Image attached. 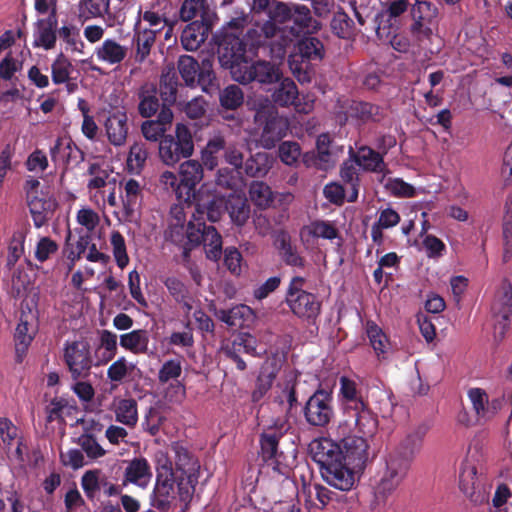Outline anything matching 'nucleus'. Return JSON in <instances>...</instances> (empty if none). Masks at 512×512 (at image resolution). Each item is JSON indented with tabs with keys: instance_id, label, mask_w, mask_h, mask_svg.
Instances as JSON below:
<instances>
[{
	"instance_id": "nucleus-1",
	"label": "nucleus",
	"mask_w": 512,
	"mask_h": 512,
	"mask_svg": "<svg viewBox=\"0 0 512 512\" xmlns=\"http://www.w3.org/2000/svg\"><path fill=\"white\" fill-rule=\"evenodd\" d=\"M192 89V56L181 55L177 64H165L159 77V91L162 107L156 120H146L142 123L141 131L149 141H158L159 155L167 165H174L182 158L192 155V133L182 123L176 125L175 137L164 135L167 126L173 120L171 107L175 104L184 107L188 118L192 119V101L189 91Z\"/></svg>"
},
{
	"instance_id": "nucleus-2",
	"label": "nucleus",
	"mask_w": 512,
	"mask_h": 512,
	"mask_svg": "<svg viewBox=\"0 0 512 512\" xmlns=\"http://www.w3.org/2000/svg\"><path fill=\"white\" fill-rule=\"evenodd\" d=\"M367 435H350L339 443L328 438L314 439L308 446L311 459L319 465L323 480L330 486L349 491L356 474L363 471L368 460Z\"/></svg>"
},
{
	"instance_id": "nucleus-3",
	"label": "nucleus",
	"mask_w": 512,
	"mask_h": 512,
	"mask_svg": "<svg viewBox=\"0 0 512 512\" xmlns=\"http://www.w3.org/2000/svg\"><path fill=\"white\" fill-rule=\"evenodd\" d=\"M202 178V164L194 160V188L196 182ZM194 210L197 214H206L212 223L220 220L223 210L227 211L231 221L237 226H243L250 217V205L245 197L230 195L224 198L209 184H203L198 191L194 189Z\"/></svg>"
},
{
	"instance_id": "nucleus-4",
	"label": "nucleus",
	"mask_w": 512,
	"mask_h": 512,
	"mask_svg": "<svg viewBox=\"0 0 512 512\" xmlns=\"http://www.w3.org/2000/svg\"><path fill=\"white\" fill-rule=\"evenodd\" d=\"M429 429L430 427L426 423L414 426L388 455L386 471L377 486L379 495L385 497L400 485L406 477L416 454L420 452Z\"/></svg>"
},
{
	"instance_id": "nucleus-5",
	"label": "nucleus",
	"mask_w": 512,
	"mask_h": 512,
	"mask_svg": "<svg viewBox=\"0 0 512 512\" xmlns=\"http://www.w3.org/2000/svg\"><path fill=\"white\" fill-rule=\"evenodd\" d=\"M339 383L338 397L346 425L353 426L360 434L373 436L378 430V417L371 410L358 384L346 376H342Z\"/></svg>"
},
{
	"instance_id": "nucleus-6",
	"label": "nucleus",
	"mask_w": 512,
	"mask_h": 512,
	"mask_svg": "<svg viewBox=\"0 0 512 512\" xmlns=\"http://www.w3.org/2000/svg\"><path fill=\"white\" fill-rule=\"evenodd\" d=\"M200 63L194 59V79L197 85L209 96L218 94L220 104L227 110H236L244 102L242 89L235 85H229L220 91V85L213 70L214 55L199 56Z\"/></svg>"
},
{
	"instance_id": "nucleus-7",
	"label": "nucleus",
	"mask_w": 512,
	"mask_h": 512,
	"mask_svg": "<svg viewBox=\"0 0 512 512\" xmlns=\"http://www.w3.org/2000/svg\"><path fill=\"white\" fill-rule=\"evenodd\" d=\"M160 181L175 192L179 202L170 209L169 224H187L185 208L192 207V159L181 163L178 175L170 171L163 172Z\"/></svg>"
},
{
	"instance_id": "nucleus-8",
	"label": "nucleus",
	"mask_w": 512,
	"mask_h": 512,
	"mask_svg": "<svg viewBox=\"0 0 512 512\" xmlns=\"http://www.w3.org/2000/svg\"><path fill=\"white\" fill-rule=\"evenodd\" d=\"M264 11H267L268 17L282 29H288L296 37L310 28L317 29L318 26L306 5L269 0V6Z\"/></svg>"
},
{
	"instance_id": "nucleus-9",
	"label": "nucleus",
	"mask_w": 512,
	"mask_h": 512,
	"mask_svg": "<svg viewBox=\"0 0 512 512\" xmlns=\"http://www.w3.org/2000/svg\"><path fill=\"white\" fill-rule=\"evenodd\" d=\"M325 55L323 42L314 36H303L297 41L289 55L290 70L301 83H309L314 75L313 64L320 62Z\"/></svg>"
},
{
	"instance_id": "nucleus-10",
	"label": "nucleus",
	"mask_w": 512,
	"mask_h": 512,
	"mask_svg": "<svg viewBox=\"0 0 512 512\" xmlns=\"http://www.w3.org/2000/svg\"><path fill=\"white\" fill-rule=\"evenodd\" d=\"M306 279L293 276L285 293V303L298 318L315 322L321 313L322 303L314 293L304 290Z\"/></svg>"
},
{
	"instance_id": "nucleus-11",
	"label": "nucleus",
	"mask_w": 512,
	"mask_h": 512,
	"mask_svg": "<svg viewBox=\"0 0 512 512\" xmlns=\"http://www.w3.org/2000/svg\"><path fill=\"white\" fill-rule=\"evenodd\" d=\"M255 123L262 127L259 142L265 149H272L287 134L288 121L278 114L274 106L259 108L254 116Z\"/></svg>"
},
{
	"instance_id": "nucleus-12",
	"label": "nucleus",
	"mask_w": 512,
	"mask_h": 512,
	"mask_svg": "<svg viewBox=\"0 0 512 512\" xmlns=\"http://www.w3.org/2000/svg\"><path fill=\"white\" fill-rule=\"evenodd\" d=\"M218 59L222 67L229 69L232 77L237 69L243 70L248 63L247 44L242 37L235 33L223 32L216 41Z\"/></svg>"
},
{
	"instance_id": "nucleus-13",
	"label": "nucleus",
	"mask_w": 512,
	"mask_h": 512,
	"mask_svg": "<svg viewBox=\"0 0 512 512\" xmlns=\"http://www.w3.org/2000/svg\"><path fill=\"white\" fill-rule=\"evenodd\" d=\"M302 412L308 425L326 427L335 416L332 392L319 387L307 399Z\"/></svg>"
},
{
	"instance_id": "nucleus-14",
	"label": "nucleus",
	"mask_w": 512,
	"mask_h": 512,
	"mask_svg": "<svg viewBox=\"0 0 512 512\" xmlns=\"http://www.w3.org/2000/svg\"><path fill=\"white\" fill-rule=\"evenodd\" d=\"M63 360L73 380L87 379L95 365L90 345L86 341H67L64 344Z\"/></svg>"
},
{
	"instance_id": "nucleus-15",
	"label": "nucleus",
	"mask_w": 512,
	"mask_h": 512,
	"mask_svg": "<svg viewBox=\"0 0 512 512\" xmlns=\"http://www.w3.org/2000/svg\"><path fill=\"white\" fill-rule=\"evenodd\" d=\"M156 485L152 495V506L160 511H167L170 508L173 485L176 483L173 476L172 463L165 455L157 458L156 464Z\"/></svg>"
},
{
	"instance_id": "nucleus-16",
	"label": "nucleus",
	"mask_w": 512,
	"mask_h": 512,
	"mask_svg": "<svg viewBox=\"0 0 512 512\" xmlns=\"http://www.w3.org/2000/svg\"><path fill=\"white\" fill-rule=\"evenodd\" d=\"M492 314L494 318V338L496 341H502L510 326V317L512 315V283L504 279L499 290L495 295L492 304Z\"/></svg>"
},
{
	"instance_id": "nucleus-17",
	"label": "nucleus",
	"mask_w": 512,
	"mask_h": 512,
	"mask_svg": "<svg viewBox=\"0 0 512 512\" xmlns=\"http://www.w3.org/2000/svg\"><path fill=\"white\" fill-rule=\"evenodd\" d=\"M235 74L234 80L242 84L257 82L262 85H270L279 82L282 78L279 65L267 60L255 62L249 60L243 70L237 69Z\"/></svg>"
},
{
	"instance_id": "nucleus-18",
	"label": "nucleus",
	"mask_w": 512,
	"mask_h": 512,
	"mask_svg": "<svg viewBox=\"0 0 512 512\" xmlns=\"http://www.w3.org/2000/svg\"><path fill=\"white\" fill-rule=\"evenodd\" d=\"M459 488L474 505L487 504L489 493L477 476L475 463L466 458L459 470Z\"/></svg>"
},
{
	"instance_id": "nucleus-19",
	"label": "nucleus",
	"mask_w": 512,
	"mask_h": 512,
	"mask_svg": "<svg viewBox=\"0 0 512 512\" xmlns=\"http://www.w3.org/2000/svg\"><path fill=\"white\" fill-rule=\"evenodd\" d=\"M175 452V469L173 476L178 488V496L181 500L188 501L192 498V456L188 448L177 442L173 445Z\"/></svg>"
},
{
	"instance_id": "nucleus-20",
	"label": "nucleus",
	"mask_w": 512,
	"mask_h": 512,
	"mask_svg": "<svg viewBox=\"0 0 512 512\" xmlns=\"http://www.w3.org/2000/svg\"><path fill=\"white\" fill-rule=\"evenodd\" d=\"M205 214L194 213V247L202 244L207 259L217 262L222 255V236L213 225L202 222Z\"/></svg>"
},
{
	"instance_id": "nucleus-21",
	"label": "nucleus",
	"mask_w": 512,
	"mask_h": 512,
	"mask_svg": "<svg viewBox=\"0 0 512 512\" xmlns=\"http://www.w3.org/2000/svg\"><path fill=\"white\" fill-rule=\"evenodd\" d=\"M437 14V7L428 0H416L411 3L410 15L413 20L410 26L411 34L420 41L428 39L432 35L430 24Z\"/></svg>"
},
{
	"instance_id": "nucleus-22",
	"label": "nucleus",
	"mask_w": 512,
	"mask_h": 512,
	"mask_svg": "<svg viewBox=\"0 0 512 512\" xmlns=\"http://www.w3.org/2000/svg\"><path fill=\"white\" fill-rule=\"evenodd\" d=\"M194 42L197 49L212 34L215 22L218 20L215 8L206 0H194Z\"/></svg>"
},
{
	"instance_id": "nucleus-23",
	"label": "nucleus",
	"mask_w": 512,
	"mask_h": 512,
	"mask_svg": "<svg viewBox=\"0 0 512 512\" xmlns=\"http://www.w3.org/2000/svg\"><path fill=\"white\" fill-rule=\"evenodd\" d=\"M259 442L263 461L270 466L274 472L288 476L291 472V457L279 451V443L275 442L274 437L267 436L263 438L260 436Z\"/></svg>"
},
{
	"instance_id": "nucleus-24",
	"label": "nucleus",
	"mask_w": 512,
	"mask_h": 512,
	"mask_svg": "<svg viewBox=\"0 0 512 512\" xmlns=\"http://www.w3.org/2000/svg\"><path fill=\"white\" fill-rule=\"evenodd\" d=\"M104 128L111 145L115 147L123 146L126 143L130 129L125 108H115L109 111L104 121Z\"/></svg>"
},
{
	"instance_id": "nucleus-25",
	"label": "nucleus",
	"mask_w": 512,
	"mask_h": 512,
	"mask_svg": "<svg viewBox=\"0 0 512 512\" xmlns=\"http://www.w3.org/2000/svg\"><path fill=\"white\" fill-rule=\"evenodd\" d=\"M57 9L54 6L48 17L38 19L34 24L33 46L51 50L57 41Z\"/></svg>"
},
{
	"instance_id": "nucleus-26",
	"label": "nucleus",
	"mask_w": 512,
	"mask_h": 512,
	"mask_svg": "<svg viewBox=\"0 0 512 512\" xmlns=\"http://www.w3.org/2000/svg\"><path fill=\"white\" fill-rule=\"evenodd\" d=\"M50 157L55 164H62L64 166V174L69 165L76 166L83 162L85 153L71 138L58 137L50 148Z\"/></svg>"
},
{
	"instance_id": "nucleus-27",
	"label": "nucleus",
	"mask_w": 512,
	"mask_h": 512,
	"mask_svg": "<svg viewBox=\"0 0 512 512\" xmlns=\"http://www.w3.org/2000/svg\"><path fill=\"white\" fill-rule=\"evenodd\" d=\"M274 246L282 262L289 267L305 269L307 261L299 251L298 246L292 242L291 235L285 230L277 231Z\"/></svg>"
},
{
	"instance_id": "nucleus-28",
	"label": "nucleus",
	"mask_w": 512,
	"mask_h": 512,
	"mask_svg": "<svg viewBox=\"0 0 512 512\" xmlns=\"http://www.w3.org/2000/svg\"><path fill=\"white\" fill-rule=\"evenodd\" d=\"M29 212L36 228H42L48 225L53 219L59 203L53 195L41 194V196L33 197L27 202Z\"/></svg>"
},
{
	"instance_id": "nucleus-29",
	"label": "nucleus",
	"mask_w": 512,
	"mask_h": 512,
	"mask_svg": "<svg viewBox=\"0 0 512 512\" xmlns=\"http://www.w3.org/2000/svg\"><path fill=\"white\" fill-rule=\"evenodd\" d=\"M279 371L280 365L275 358L269 359L262 364L251 392V401L253 403L260 402L271 390Z\"/></svg>"
},
{
	"instance_id": "nucleus-30",
	"label": "nucleus",
	"mask_w": 512,
	"mask_h": 512,
	"mask_svg": "<svg viewBox=\"0 0 512 512\" xmlns=\"http://www.w3.org/2000/svg\"><path fill=\"white\" fill-rule=\"evenodd\" d=\"M297 375L290 373L278 387L281 392L274 396L272 404L278 406V417L288 418L291 411L298 405L297 397Z\"/></svg>"
},
{
	"instance_id": "nucleus-31",
	"label": "nucleus",
	"mask_w": 512,
	"mask_h": 512,
	"mask_svg": "<svg viewBox=\"0 0 512 512\" xmlns=\"http://www.w3.org/2000/svg\"><path fill=\"white\" fill-rule=\"evenodd\" d=\"M165 239L182 249L183 261L188 264L192 251V219L187 224H169Z\"/></svg>"
},
{
	"instance_id": "nucleus-32",
	"label": "nucleus",
	"mask_w": 512,
	"mask_h": 512,
	"mask_svg": "<svg viewBox=\"0 0 512 512\" xmlns=\"http://www.w3.org/2000/svg\"><path fill=\"white\" fill-rule=\"evenodd\" d=\"M138 113L143 118H151L160 113L162 103L160 104V91L154 84H145L138 90Z\"/></svg>"
},
{
	"instance_id": "nucleus-33",
	"label": "nucleus",
	"mask_w": 512,
	"mask_h": 512,
	"mask_svg": "<svg viewBox=\"0 0 512 512\" xmlns=\"http://www.w3.org/2000/svg\"><path fill=\"white\" fill-rule=\"evenodd\" d=\"M111 0H80L78 3V17L82 23L96 18H112L110 8Z\"/></svg>"
},
{
	"instance_id": "nucleus-34",
	"label": "nucleus",
	"mask_w": 512,
	"mask_h": 512,
	"mask_svg": "<svg viewBox=\"0 0 512 512\" xmlns=\"http://www.w3.org/2000/svg\"><path fill=\"white\" fill-rule=\"evenodd\" d=\"M107 485L108 478L99 469L87 470L81 477V487L92 503L99 501L101 489Z\"/></svg>"
},
{
	"instance_id": "nucleus-35",
	"label": "nucleus",
	"mask_w": 512,
	"mask_h": 512,
	"mask_svg": "<svg viewBox=\"0 0 512 512\" xmlns=\"http://www.w3.org/2000/svg\"><path fill=\"white\" fill-rule=\"evenodd\" d=\"M350 158L368 172H382L385 167L383 156L368 146L360 147L357 153L351 149Z\"/></svg>"
},
{
	"instance_id": "nucleus-36",
	"label": "nucleus",
	"mask_w": 512,
	"mask_h": 512,
	"mask_svg": "<svg viewBox=\"0 0 512 512\" xmlns=\"http://www.w3.org/2000/svg\"><path fill=\"white\" fill-rule=\"evenodd\" d=\"M350 116L363 123L381 122L385 116V109L377 104L364 101H353L349 107Z\"/></svg>"
},
{
	"instance_id": "nucleus-37",
	"label": "nucleus",
	"mask_w": 512,
	"mask_h": 512,
	"mask_svg": "<svg viewBox=\"0 0 512 512\" xmlns=\"http://www.w3.org/2000/svg\"><path fill=\"white\" fill-rule=\"evenodd\" d=\"M151 476L147 459L144 457L134 458L125 469L123 484L130 482L138 486H144Z\"/></svg>"
},
{
	"instance_id": "nucleus-38",
	"label": "nucleus",
	"mask_w": 512,
	"mask_h": 512,
	"mask_svg": "<svg viewBox=\"0 0 512 512\" xmlns=\"http://www.w3.org/2000/svg\"><path fill=\"white\" fill-rule=\"evenodd\" d=\"M274 158L267 152H257L251 155L244 163V172L253 178H262L272 168Z\"/></svg>"
},
{
	"instance_id": "nucleus-39",
	"label": "nucleus",
	"mask_w": 512,
	"mask_h": 512,
	"mask_svg": "<svg viewBox=\"0 0 512 512\" xmlns=\"http://www.w3.org/2000/svg\"><path fill=\"white\" fill-rule=\"evenodd\" d=\"M95 55L99 61L109 65H116L125 59L127 48L113 39H106L101 46L95 49Z\"/></svg>"
},
{
	"instance_id": "nucleus-40",
	"label": "nucleus",
	"mask_w": 512,
	"mask_h": 512,
	"mask_svg": "<svg viewBox=\"0 0 512 512\" xmlns=\"http://www.w3.org/2000/svg\"><path fill=\"white\" fill-rule=\"evenodd\" d=\"M71 239L72 233L70 230H68V233L65 238L63 254L70 262L68 265L69 270L73 269L76 261H78L81 258V256L85 253L86 249L88 248L92 240L91 235L89 233L80 235L76 243H72Z\"/></svg>"
},
{
	"instance_id": "nucleus-41",
	"label": "nucleus",
	"mask_w": 512,
	"mask_h": 512,
	"mask_svg": "<svg viewBox=\"0 0 512 512\" xmlns=\"http://www.w3.org/2000/svg\"><path fill=\"white\" fill-rule=\"evenodd\" d=\"M149 334L147 330L136 329L120 336V345L134 354H145L148 351Z\"/></svg>"
},
{
	"instance_id": "nucleus-42",
	"label": "nucleus",
	"mask_w": 512,
	"mask_h": 512,
	"mask_svg": "<svg viewBox=\"0 0 512 512\" xmlns=\"http://www.w3.org/2000/svg\"><path fill=\"white\" fill-rule=\"evenodd\" d=\"M340 176L347 186V201L355 202L358 199L360 179L356 163L345 161L340 168Z\"/></svg>"
},
{
	"instance_id": "nucleus-43",
	"label": "nucleus",
	"mask_w": 512,
	"mask_h": 512,
	"mask_svg": "<svg viewBox=\"0 0 512 512\" xmlns=\"http://www.w3.org/2000/svg\"><path fill=\"white\" fill-rule=\"evenodd\" d=\"M298 95L299 92L295 82L290 78H284L272 93V100L281 107H288L296 105Z\"/></svg>"
},
{
	"instance_id": "nucleus-44",
	"label": "nucleus",
	"mask_w": 512,
	"mask_h": 512,
	"mask_svg": "<svg viewBox=\"0 0 512 512\" xmlns=\"http://www.w3.org/2000/svg\"><path fill=\"white\" fill-rule=\"evenodd\" d=\"M330 28L334 35L341 39H349L354 34V21L341 8L333 12Z\"/></svg>"
},
{
	"instance_id": "nucleus-45",
	"label": "nucleus",
	"mask_w": 512,
	"mask_h": 512,
	"mask_svg": "<svg viewBox=\"0 0 512 512\" xmlns=\"http://www.w3.org/2000/svg\"><path fill=\"white\" fill-rule=\"evenodd\" d=\"M116 421L133 428L138 421L137 401L133 398H124L118 402L115 409Z\"/></svg>"
},
{
	"instance_id": "nucleus-46",
	"label": "nucleus",
	"mask_w": 512,
	"mask_h": 512,
	"mask_svg": "<svg viewBox=\"0 0 512 512\" xmlns=\"http://www.w3.org/2000/svg\"><path fill=\"white\" fill-rule=\"evenodd\" d=\"M125 195L123 196V209L127 217L133 216L137 207L140 205L141 188L135 179H129L124 186Z\"/></svg>"
},
{
	"instance_id": "nucleus-47",
	"label": "nucleus",
	"mask_w": 512,
	"mask_h": 512,
	"mask_svg": "<svg viewBox=\"0 0 512 512\" xmlns=\"http://www.w3.org/2000/svg\"><path fill=\"white\" fill-rule=\"evenodd\" d=\"M251 308L247 305L240 304L231 309H221L218 312L219 319L231 327H242L246 318L251 314Z\"/></svg>"
},
{
	"instance_id": "nucleus-48",
	"label": "nucleus",
	"mask_w": 512,
	"mask_h": 512,
	"mask_svg": "<svg viewBox=\"0 0 512 512\" xmlns=\"http://www.w3.org/2000/svg\"><path fill=\"white\" fill-rule=\"evenodd\" d=\"M392 20L393 18L389 17L385 11L377 13L374 18L375 32L379 40L390 41L397 49L394 40H392V38H395L397 28L392 23Z\"/></svg>"
},
{
	"instance_id": "nucleus-49",
	"label": "nucleus",
	"mask_w": 512,
	"mask_h": 512,
	"mask_svg": "<svg viewBox=\"0 0 512 512\" xmlns=\"http://www.w3.org/2000/svg\"><path fill=\"white\" fill-rule=\"evenodd\" d=\"M179 18L181 21L187 22L180 37L181 45L186 51H192V0L183 1L179 10Z\"/></svg>"
},
{
	"instance_id": "nucleus-50",
	"label": "nucleus",
	"mask_w": 512,
	"mask_h": 512,
	"mask_svg": "<svg viewBox=\"0 0 512 512\" xmlns=\"http://www.w3.org/2000/svg\"><path fill=\"white\" fill-rule=\"evenodd\" d=\"M148 158V151L145 143L135 142L129 150L127 157V168L130 172L140 174L143 170L146 160Z\"/></svg>"
},
{
	"instance_id": "nucleus-51",
	"label": "nucleus",
	"mask_w": 512,
	"mask_h": 512,
	"mask_svg": "<svg viewBox=\"0 0 512 512\" xmlns=\"http://www.w3.org/2000/svg\"><path fill=\"white\" fill-rule=\"evenodd\" d=\"M156 40V31L145 29L134 38L136 43L135 61L143 63L149 56L151 48Z\"/></svg>"
},
{
	"instance_id": "nucleus-52",
	"label": "nucleus",
	"mask_w": 512,
	"mask_h": 512,
	"mask_svg": "<svg viewBox=\"0 0 512 512\" xmlns=\"http://www.w3.org/2000/svg\"><path fill=\"white\" fill-rule=\"evenodd\" d=\"M249 195L252 202L259 208H267L273 202L271 188L263 181H252L249 186Z\"/></svg>"
},
{
	"instance_id": "nucleus-53",
	"label": "nucleus",
	"mask_w": 512,
	"mask_h": 512,
	"mask_svg": "<svg viewBox=\"0 0 512 512\" xmlns=\"http://www.w3.org/2000/svg\"><path fill=\"white\" fill-rule=\"evenodd\" d=\"M73 70L71 61L60 53L51 64L52 81L56 85L66 83L70 79V74Z\"/></svg>"
},
{
	"instance_id": "nucleus-54",
	"label": "nucleus",
	"mask_w": 512,
	"mask_h": 512,
	"mask_svg": "<svg viewBox=\"0 0 512 512\" xmlns=\"http://www.w3.org/2000/svg\"><path fill=\"white\" fill-rule=\"evenodd\" d=\"M110 244L117 266L120 269H124L130 261L124 236L117 230L112 231L110 235Z\"/></svg>"
},
{
	"instance_id": "nucleus-55",
	"label": "nucleus",
	"mask_w": 512,
	"mask_h": 512,
	"mask_svg": "<svg viewBox=\"0 0 512 512\" xmlns=\"http://www.w3.org/2000/svg\"><path fill=\"white\" fill-rule=\"evenodd\" d=\"M25 239L26 235L23 231L18 230L13 233L8 245V255L6 260V266L8 269H12L24 254Z\"/></svg>"
},
{
	"instance_id": "nucleus-56",
	"label": "nucleus",
	"mask_w": 512,
	"mask_h": 512,
	"mask_svg": "<svg viewBox=\"0 0 512 512\" xmlns=\"http://www.w3.org/2000/svg\"><path fill=\"white\" fill-rule=\"evenodd\" d=\"M164 285L177 302L183 303L188 311L192 309V305L189 303V289L182 281L176 277H167Z\"/></svg>"
},
{
	"instance_id": "nucleus-57",
	"label": "nucleus",
	"mask_w": 512,
	"mask_h": 512,
	"mask_svg": "<svg viewBox=\"0 0 512 512\" xmlns=\"http://www.w3.org/2000/svg\"><path fill=\"white\" fill-rule=\"evenodd\" d=\"M77 444L85 452L88 458L95 460L105 456L106 450L98 443L91 433H83L77 439Z\"/></svg>"
},
{
	"instance_id": "nucleus-58",
	"label": "nucleus",
	"mask_w": 512,
	"mask_h": 512,
	"mask_svg": "<svg viewBox=\"0 0 512 512\" xmlns=\"http://www.w3.org/2000/svg\"><path fill=\"white\" fill-rule=\"evenodd\" d=\"M225 348H234L238 354L256 356L257 339L249 333H239Z\"/></svg>"
},
{
	"instance_id": "nucleus-59",
	"label": "nucleus",
	"mask_w": 512,
	"mask_h": 512,
	"mask_svg": "<svg viewBox=\"0 0 512 512\" xmlns=\"http://www.w3.org/2000/svg\"><path fill=\"white\" fill-rule=\"evenodd\" d=\"M224 148V140L220 137L210 140L201 152V160L203 166L209 170H213L217 164L216 154Z\"/></svg>"
},
{
	"instance_id": "nucleus-60",
	"label": "nucleus",
	"mask_w": 512,
	"mask_h": 512,
	"mask_svg": "<svg viewBox=\"0 0 512 512\" xmlns=\"http://www.w3.org/2000/svg\"><path fill=\"white\" fill-rule=\"evenodd\" d=\"M367 336L376 354L378 356L385 354L388 345V339L383 331L374 322H368Z\"/></svg>"
},
{
	"instance_id": "nucleus-61",
	"label": "nucleus",
	"mask_w": 512,
	"mask_h": 512,
	"mask_svg": "<svg viewBox=\"0 0 512 512\" xmlns=\"http://www.w3.org/2000/svg\"><path fill=\"white\" fill-rule=\"evenodd\" d=\"M57 35L67 44V47L72 51L81 52L84 47L83 41L80 39L79 29L74 25H63L58 29Z\"/></svg>"
},
{
	"instance_id": "nucleus-62",
	"label": "nucleus",
	"mask_w": 512,
	"mask_h": 512,
	"mask_svg": "<svg viewBox=\"0 0 512 512\" xmlns=\"http://www.w3.org/2000/svg\"><path fill=\"white\" fill-rule=\"evenodd\" d=\"M468 397L472 403L473 409L479 418L486 416L488 412V395L481 388H471L468 391Z\"/></svg>"
},
{
	"instance_id": "nucleus-63",
	"label": "nucleus",
	"mask_w": 512,
	"mask_h": 512,
	"mask_svg": "<svg viewBox=\"0 0 512 512\" xmlns=\"http://www.w3.org/2000/svg\"><path fill=\"white\" fill-rule=\"evenodd\" d=\"M289 429L290 424L288 418L276 417L272 420V423L266 427L260 436L263 438L272 436L274 437L275 442L279 443L280 439L285 436Z\"/></svg>"
},
{
	"instance_id": "nucleus-64",
	"label": "nucleus",
	"mask_w": 512,
	"mask_h": 512,
	"mask_svg": "<svg viewBox=\"0 0 512 512\" xmlns=\"http://www.w3.org/2000/svg\"><path fill=\"white\" fill-rule=\"evenodd\" d=\"M310 234L314 237L333 240L338 237V229L329 221L317 220L311 223Z\"/></svg>"
}]
</instances>
